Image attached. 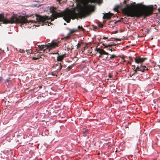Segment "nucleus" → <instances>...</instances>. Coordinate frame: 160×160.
<instances>
[{
    "label": "nucleus",
    "instance_id": "obj_17",
    "mask_svg": "<svg viewBox=\"0 0 160 160\" xmlns=\"http://www.w3.org/2000/svg\"><path fill=\"white\" fill-rule=\"evenodd\" d=\"M71 36V35L69 33H68L66 36L64 37L63 39L67 40L70 38Z\"/></svg>",
    "mask_w": 160,
    "mask_h": 160
},
{
    "label": "nucleus",
    "instance_id": "obj_30",
    "mask_svg": "<svg viewBox=\"0 0 160 160\" xmlns=\"http://www.w3.org/2000/svg\"><path fill=\"white\" fill-rule=\"evenodd\" d=\"M132 67H134L133 68H132V69H133V70H135V66H134V65L133 66H132Z\"/></svg>",
    "mask_w": 160,
    "mask_h": 160
},
{
    "label": "nucleus",
    "instance_id": "obj_5",
    "mask_svg": "<svg viewBox=\"0 0 160 160\" xmlns=\"http://www.w3.org/2000/svg\"><path fill=\"white\" fill-rule=\"evenodd\" d=\"M147 59V58H141L140 57H137L135 58V62L137 63H140L142 64V63L144 62L145 60Z\"/></svg>",
    "mask_w": 160,
    "mask_h": 160
},
{
    "label": "nucleus",
    "instance_id": "obj_23",
    "mask_svg": "<svg viewBox=\"0 0 160 160\" xmlns=\"http://www.w3.org/2000/svg\"><path fill=\"white\" fill-rule=\"evenodd\" d=\"M77 49H78L81 46V44L79 43H78V44H77Z\"/></svg>",
    "mask_w": 160,
    "mask_h": 160
},
{
    "label": "nucleus",
    "instance_id": "obj_35",
    "mask_svg": "<svg viewBox=\"0 0 160 160\" xmlns=\"http://www.w3.org/2000/svg\"><path fill=\"white\" fill-rule=\"evenodd\" d=\"M24 52V51L23 50H22V51H21V52H22V53H23V52Z\"/></svg>",
    "mask_w": 160,
    "mask_h": 160
},
{
    "label": "nucleus",
    "instance_id": "obj_6",
    "mask_svg": "<svg viewBox=\"0 0 160 160\" xmlns=\"http://www.w3.org/2000/svg\"><path fill=\"white\" fill-rule=\"evenodd\" d=\"M52 68L56 69V71L58 72L62 68V66L61 63H57V64L54 63L52 67Z\"/></svg>",
    "mask_w": 160,
    "mask_h": 160
},
{
    "label": "nucleus",
    "instance_id": "obj_39",
    "mask_svg": "<svg viewBox=\"0 0 160 160\" xmlns=\"http://www.w3.org/2000/svg\"><path fill=\"white\" fill-rule=\"evenodd\" d=\"M94 28H95V29L97 28V27H96V26H94Z\"/></svg>",
    "mask_w": 160,
    "mask_h": 160
},
{
    "label": "nucleus",
    "instance_id": "obj_38",
    "mask_svg": "<svg viewBox=\"0 0 160 160\" xmlns=\"http://www.w3.org/2000/svg\"><path fill=\"white\" fill-rule=\"evenodd\" d=\"M158 10L159 12L160 13V8L158 9Z\"/></svg>",
    "mask_w": 160,
    "mask_h": 160
},
{
    "label": "nucleus",
    "instance_id": "obj_11",
    "mask_svg": "<svg viewBox=\"0 0 160 160\" xmlns=\"http://www.w3.org/2000/svg\"><path fill=\"white\" fill-rule=\"evenodd\" d=\"M113 14L110 12L106 13L103 16V18L105 19H109L111 18V17Z\"/></svg>",
    "mask_w": 160,
    "mask_h": 160
},
{
    "label": "nucleus",
    "instance_id": "obj_28",
    "mask_svg": "<svg viewBox=\"0 0 160 160\" xmlns=\"http://www.w3.org/2000/svg\"><path fill=\"white\" fill-rule=\"evenodd\" d=\"M90 2H95L96 0H89Z\"/></svg>",
    "mask_w": 160,
    "mask_h": 160
},
{
    "label": "nucleus",
    "instance_id": "obj_20",
    "mask_svg": "<svg viewBox=\"0 0 160 160\" xmlns=\"http://www.w3.org/2000/svg\"><path fill=\"white\" fill-rule=\"evenodd\" d=\"M134 72L133 73V74H135L137 73V71H138V69H137V67L136 69H135L134 70Z\"/></svg>",
    "mask_w": 160,
    "mask_h": 160
},
{
    "label": "nucleus",
    "instance_id": "obj_7",
    "mask_svg": "<svg viewBox=\"0 0 160 160\" xmlns=\"http://www.w3.org/2000/svg\"><path fill=\"white\" fill-rule=\"evenodd\" d=\"M137 69H138V71H141L142 72H144L145 71L148 70V68L145 66L142 65V64H141L140 66H137Z\"/></svg>",
    "mask_w": 160,
    "mask_h": 160
},
{
    "label": "nucleus",
    "instance_id": "obj_3",
    "mask_svg": "<svg viewBox=\"0 0 160 160\" xmlns=\"http://www.w3.org/2000/svg\"><path fill=\"white\" fill-rule=\"evenodd\" d=\"M29 17L27 16L26 17L24 16L15 15L12 16L9 19H7L5 18L4 15L0 14V22H2L3 23L7 24L8 23H21L23 25L26 23H29L31 22V20L28 21L27 18Z\"/></svg>",
    "mask_w": 160,
    "mask_h": 160
},
{
    "label": "nucleus",
    "instance_id": "obj_29",
    "mask_svg": "<svg viewBox=\"0 0 160 160\" xmlns=\"http://www.w3.org/2000/svg\"><path fill=\"white\" fill-rule=\"evenodd\" d=\"M41 57H42V58H43V59H44V58L45 57V56L43 54H41Z\"/></svg>",
    "mask_w": 160,
    "mask_h": 160
},
{
    "label": "nucleus",
    "instance_id": "obj_25",
    "mask_svg": "<svg viewBox=\"0 0 160 160\" xmlns=\"http://www.w3.org/2000/svg\"><path fill=\"white\" fill-rule=\"evenodd\" d=\"M98 26L100 28H102L103 27V25L102 24H100L98 25Z\"/></svg>",
    "mask_w": 160,
    "mask_h": 160
},
{
    "label": "nucleus",
    "instance_id": "obj_15",
    "mask_svg": "<svg viewBox=\"0 0 160 160\" xmlns=\"http://www.w3.org/2000/svg\"><path fill=\"white\" fill-rule=\"evenodd\" d=\"M121 41V39H119L118 38H110L108 40V41Z\"/></svg>",
    "mask_w": 160,
    "mask_h": 160
},
{
    "label": "nucleus",
    "instance_id": "obj_41",
    "mask_svg": "<svg viewBox=\"0 0 160 160\" xmlns=\"http://www.w3.org/2000/svg\"><path fill=\"white\" fill-rule=\"evenodd\" d=\"M149 32V30H148L147 32L148 33Z\"/></svg>",
    "mask_w": 160,
    "mask_h": 160
},
{
    "label": "nucleus",
    "instance_id": "obj_34",
    "mask_svg": "<svg viewBox=\"0 0 160 160\" xmlns=\"http://www.w3.org/2000/svg\"><path fill=\"white\" fill-rule=\"evenodd\" d=\"M126 0H124V1H123V3L124 4H126Z\"/></svg>",
    "mask_w": 160,
    "mask_h": 160
},
{
    "label": "nucleus",
    "instance_id": "obj_10",
    "mask_svg": "<svg viewBox=\"0 0 160 160\" xmlns=\"http://www.w3.org/2000/svg\"><path fill=\"white\" fill-rule=\"evenodd\" d=\"M65 49H67L68 50L71 49H72L73 48H72V44L70 42H68L67 43L65 44Z\"/></svg>",
    "mask_w": 160,
    "mask_h": 160
},
{
    "label": "nucleus",
    "instance_id": "obj_22",
    "mask_svg": "<svg viewBox=\"0 0 160 160\" xmlns=\"http://www.w3.org/2000/svg\"><path fill=\"white\" fill-rule=\"evenodd\" d=\"M107 50H110L112 52L113 51H115V50L114 49L110 48H108L107 49Z\"/></svg>",
    "mask_w": 160,
    "mask_h": 160
},
{
    "label": "nucleus",
    "instance_id": "obj_42",
    "mask_svg": "<svg viewBox=\"0 0 160 160\" xmlns=\"http://www.w3.org/2000/svg\"><path fill=\"white\" fill-rule=\"evenodd\" d=\"M122 59H124V58H122Z\"/></svg>",
    "mask_w": 160,
    "mask_h": 160
},
{
    "label": "nucleus",
    "instance_id": "obj_19",
    "mask_svg": "<svg viewBox=\"0 0 160 160\" xmlns=\"http://www.w3.org/2000/svg\"><path fill=\"white\" fill-rule=\"evenodd\" d=\"M78 29H81L82 31H84L85 30V29L84 28H83L82 26H79L78 27Z\"/></svg>",
    "mask_w": 160,
    "mask_h": 160
},
{
    "label": "nucleus",
    "instance_id": "obj_2",
    "mask_svg": "<svg viewBox=\"0 0 160 160\" xmlns=\"http://www.w3.org/2000/svg\"><path fill=\"white\" fill-rule=\"evenodd\" d=\"M132 4H127L126 7L122 10V12L125 16L131 17H136L138 18L144 16V18L151 15L153 13V8L152 7H146L143 5L140 9H133Z\"/></svg>",
    "mask_w": 160,
    "mask_h": 160
},
{
    "label": "nucleus",
    "instance_id": "obj_27",
    "mask_svg": "<svg viewBox=\"0 0 160 160\" xmlns=\"http://www.w3.org/2000/svg\"><path fill=\"white\" fill-rule=\"evenodd\" d=\"M72 66H69L68 67V68L69 69H71L72 68Z\"/></svg>",
    "mask_w": 160,
    "mask_h": 160
},
{
    "label": "nucleus",
    "instance_id": "obj_18",
    "mask_svg": "<svg viewBox=\"0 0 160 160\" xmlns=\"http://www.w3.org/2000/svg\"><path fill=\"white\" fill-rule=\"evenodd\" d=\"M117 57V56L115 55L114 54H113L111 55V56L110 57V58L112 59H114V58H116Z\"/></svg>",
    "mask_w": 160,
    "mask_h": 160
},
{
    "label": "nucleus",
    "instance_id": "obj_24",
    "mask_svg": "<svg viewBox=\"0 0 160 160\" xmlns=\"http://www.w3.org/2000/svg\"><path fill=\"white\" fill-rule=\"evenodd\" d=\"M39 59V58H38L36 57H33L32 58V60H38Z\"/></svg>",
    "mask_w": 160,
    "mask_h": 160
},
{
    "label": "nucleus",
    "instance_id": "obj_13",
    "mask_svg": "<svg viewBox=\"0 0 160 160\" xmlns=\"http://www.w3.org/2000/svg\"><path fill=\"white\" fill-rule=\"evenodd\" d=\"M117 44H114V43L113 44H110V45L105 44V43H104L102 44V45L104 46V48H108V47L111 48L112 46H115Z\"/></svg>",
    "mask_w": 160,
    "mask_h": 160
},
{
    "label": "nucleus",
    "instance_id": "obj_40",
    "mask_svg": "<svg viewBox=\"0 0 160 160\" xmlns=\"http://www.w3.org/2000/svg\"><path fill=\"white\" fill-rule=\"evenodd\" d=\"M109 77L110 78L111 77V75H109Z\"/></svg>",
    "mask_w": 160,
    "mask_h": 160
},
{
    "label": "nucleus",
    "instance_id": "obj_12",
    "mask_svg": "<svg viewBox=\"0 0 160 160\" xmlns=\"http://www.w3.org/2000/svg\"><path fill=\"white\" fill-rule=\"evenodd\" d=\"M35 52H36V53H35L34 54V55L35 57L39 58H39H41L43 59V58L41 57V53L42 52L38 51H35Z\"/></svg>",
    "mask_w": 160,
    "mask_h": 160
},
{
    "label": "nucleus",
    "instance_id": "obj_32",
    "mask_svg": "<svg viewBox=\"0 0 160 160\" xmlns=\"http://www.w3.org/2000/svg\"><path fill=\"white\" fill-rule=\"evenodd\" d=\"M118 32V31H117L114 32V33H115V34H116V33H117Z\"/></svg>",
    "mask_w": 160,
    "mask_h": 160
},
{
    "label": "nucleus",
    "instance_id": "obj_31",
    "mask_svg": "<svg viewBox=\"0 0 160 160\" xmlns=\"http://www.w3.org/2000/svg\"><path fill=\"white\" fill-rule=\"evenodd\" d=\"M133 75H134V74H133V73H132V74H131V73H130V77H132Z\"/></svg>",
    "mask_w": 160,
    "mask_h": 160
},
{
    "label": "nucleus",
    "instance_id": "obj_16",
    "mask_svg": "<svg viewBox=\"0 0 160 160\" xmlns=\"http://www.w3.org/2000/svg\"><path fill=\"white\" fill-rule=\"evenodd\" d=\"M88 132V129H86L84 131L82 132L83 135L84 136H86L87 133Z\"/></svg>",
    "mask_w": 160,
    "mask_h": 160
},
{
    "label": "nucleus",
    "instance_id": "obj_14",
    "mask_svg": "<svg viewBox=\"0 0 160 160\" xmlns=\"http://www.w3.org/2000/svg\"><path fill=\"white\" fill-rule=\"evenodd\" d=\"M70 32H69V34L71 35L72 34V33L77 32L78 30V29H70L69 30Z\"/></svg>",
    "mask_w": 160,
    "mask_h": 160
},
{
    "label": "nucleus",
    "instance_id": "obj_4",
    "mask_svg": "<svg viewBox=\"0 0 160 160\" xmlns=\"http://www.w3.org/2000/svg\"><path fill=\"white\" fill-rule=\"evenodd\" d=\"M59 42H54L52 41L51 43H49L48 45L47 46L46 45H37L38 47V51H41L43 50V52H44L46 50V49H48V48H54L58 46V44Z\"/></svg>",
    "mask_w": 160,
    "mask_h": 160
},
{
    "label": "nucleus",
    "instance_id": "obj_43",
    "mask_svg": "<svg viewBox=\"0 0 160 160\" xmlns=\"http://www.w3.org/2000/svg\"><path fill=\"white\" fill-rule=\"evenodd\" d=\"M0 50H1V49H0Z\"/></svg>",
    "mask_w": 160,
    "mask_h": 160
},
{
    "label": "nucleus",
    "instance_id": "obj_37",
    "mask_svg": "<svg viewBox=\"0 0 160 160\" xmlns=\"http://www.w3.org/2000/svg\"><path fill=\"white\" fill-rule=\"evenodd\" d=\"M58 2H60L61 0H57Z\"/></svg>",
    "mask_w": 160,
    "mask_h": 160
},
{
    "label": "nucleus",
    "instance_id": "obj_36",
    "mask_svg": "<svg viewBox=\"0 0 160 160\" xmlns=\"http://www.w3.org/2000/svg\"><path fill=\"white\" fill-rule=\"evenodd\" d=\"M39 87L40 88H42V86H39Z\"/></svg>",
    "mask_w": 160,
    "mask_h": 160
},
{
    "label": "nucleus",
    "instance_id": "obj_9",
    "mask_svg": "<svg viewBox=\"0 0 160 160\" xmlns=\"http://www.w3.org/2000/svg\"><path fill=\"white\" fill-rule=\"evenodd\" d=\"M66 57V54L58 55L57 57V60L58 61H61L64 58Z\"/></svg>",
    "mask_w": 160,
    "mask_h": 160
},
{
    "label": "nucleus",
    "instance_id": "obj_8",
    "mask_svg": "<svg viewBox=\"0 0 160 160\" xmlns=\"http://www.w3.org/2000/svg\"><path fill=\"white\" fill-rule=\"evenodd\" d=\"M96 50L101 55H109V53H108L106 52L105 51L102 49H101L100 48H97Z\"/></svg>",
    "mask_w": 160,
    "mask_h": 160
},
{
    "label": "nucleus",
    "instance_id": "obj_21",
    "mask_svg": "<svg viewBox=\"0 0 160 160\" xmlns=\"http://www.w3.org/2000/svg\"><path fill=\"white\" fill-rule=\"evenodd\" d=\"M57 71H55L52 72V75L53 76L56 75Z\"/></svg>",
    "mask_w": 160,
    "mask_h": 160
},
{
    "label": "nucleus",
    "instance_id": "obj_1",
    "mask_svg": "<svg viewBox=\"0 0 160 160\" xmlns=\"http://www.w3.org/2000/svg\"><path fill=\"white\" fill-rule=\"evenodd\" d=\"M91 5H86L83 8H78L76 12L75 9H69L66 8L64 11L61 12H58L56 11L57 8L53 7H51L50 10L52 13L51 18L47 16H42L37 14L35 15L36 21L42 22L43 23H47L51 24V22L58 18L63 17V19L67 22H70L71 19L74 20L75 19H82L85 18L88 16L90 13Z\"/></svg>",
    "mask_w": 160,
    "mask_h": 160
},
{
    "label": "nucleus",
    "instance_id": "obj_33",
    "mask_svg": "<svg viewBox=\"0 0 160 160\" xmlns=\"http://www.w3.org/2000/svg\"><path fill=\"white\" fill-rule=\"evenodd\" d=\"M9 81V80L8 79H7L5 80L6 82H8Z\"/></svg>",
    "mask_w": 160,
    "mask_h": 160
},
{
    "label": "nucleus",
    "instance_id": "obj_26",
    "mask_svg": "<svg viewBox=\"0 0 160 160\" xmlns=\"http://www.w3.org/2000/svg\"><path fill=\"white\" fill-rule=\"evenodd\" d=\"M102 38L103 39H108V37H105L103 36Z\"/></svg>",
    "mask_w": 160,
    "mask_h": 160
}]
</instances>
